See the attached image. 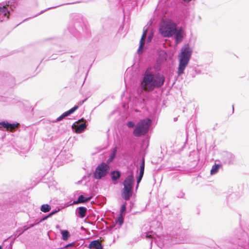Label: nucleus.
Returning a JSON list of instances; mask_svg holds the SVG:
<instances>
[{"label": "nucleus", "instance_id": "1", "mask_svg": "<svg viewBox=\"0 0 249 249\" xmlns=\"http://www.w3.org/2000/svg\"><path fill=\"white\" fill-rule=\"evenodd\" d=\"M152 68H147L143 75L141 82V86L143 89L152 91L155 89L161 88L164 84L165 78L164 76L159 72L154 74L152 71Z\"/></svg>", "mask_w": 249, "mask_h": 249}, {"label": "nucleus", "instance_id": "2", "mask_svg": "<svg viewBox=\"0 0 249 249\" xmlns=\"http://www.w3.org/2000/svg\"><path fill=\"white\" fill-rule=\"evenodd\" d=\"M193 53V50L189 44H185L181 49L178 55V65L177 71L178 76L184 73V71L189 64Z\"/></svg>", "mask_w": 249, "mask_h": 249}, {"label": "nucleus", "instance_id": "3", "mask_svg": "<svg viewBox=\"0 0 249 249\" xmlns=\"http://www.w3.org/2000/svg\"><path fill=\"white\" fill-rule=\"evenodd\" d=\"M232 243L237 249H249V227L235 232Z\"/></svg>", "mask_w": 249, "mask_h": 249}, {"label": "nucleus", "instance_id": "4", "mask_svg": "<svg viewBox=\"0 0 249 249\" xmlns=\"http://www.w3.org/2000/svg\"><path fill=\"white\" fill-rule=\"evenodd\" d=\"M152 121L150 119L145 118L141 120L136 124L133 133L134 136L139 137L145 135L149 131L151 125Z\"/></svg>", "mask_w": 249, "mask_h": 249}, {"label": "nucleus", "instance_id": "5", "mask_svg": "<svg viewBox=\"0 0 249 249\" xmlns=\"http://www.w3.org/2000/svg\"><path fill=\"white\" fill-rule=\"evenodd\" d=\"M134 183V176L133 173H131L126 177L124 181V187L122 196L125 200H129L132 195Z\"/></svg>", "mask_w": 249, "mask_h": 249}, {"label": "nucleus", "instance_id": "6", "mask_svg": "<svg viewBox=\"0 0 249 249\" xmlns=\"http://www.w3.org/2000/svg\"><path fill=\"white\" fill-rule=\"evenodd\" d=\"M176 24L172 21L163 22L160 27V32L165 37L172 36L175 31Z\"/></svg>", "mask_w": 249, "mask_h": 249}, {"label": "nucleus", "instance_id": "7", "mask_svg": "<svg viewBox=\"0 0 249 249\" xmlns=\"http://www.w3.org/2000/svg\"><path fill=\"white\" fill-rule=\"evenodd\" d=\"M110 167L107 163L102 162L95 169L93 173L94 177L96 179H100L106 176L109 173Z\"/></svg>", "mask_w": 249, "mask_h": 249}, {"label": "nucleus", "instance_id": "8", "mask_svg": "<svg viewBox=\"0 0 249 249\" xmlns=\"http://www.w3.org/2000/svg\"><path fill=\"white\" fill-rule=\"evenodd\" d=\"M221 161L223 164H233L235 161V156L231 153L223 151L220 153Z\"/></svg>", "mask_w": 249, "mask_h": 249}, {"label": "nucleus", "instance_id": "9", "mask_svg": "<svg viewBox=\"0 0 249 249\" xmlns=\"http://www.w3.org/2000/svg\"><path fill=\"white\" fill-rule=\"evenodd\" d=\"M190 234L185 230L181 231L179 234L177 235L176 238V242L178 243H188L191 241Z\"/></svg>", "mask_w": 249, "mask_h": 249}, {"label": "nucleus", "instance_id": "10", "mask_svg": "<svg viewBox=\"0 0 249 249\" xmlns=\"http://www.w3.org/2000/svg\"><path fill=\"white\" fill-rule=\"evenodd\" d=\"M10 10L6 6L0 7V22L6 21L10 15Z\"/></svg>", "mask_w": 249, "mask_h": 249}, {"label": "nucleus", "instance_id": "11", "mask_svg": "<svg viewBox=\"0 0 249 249\" xmlns=\"http://www.w3.org/2000/svg\"><path fill=\"white\" fill-rule=\"evenodd\" d=\"M68 30L69 32L73 34L74 36H76L77 32H80L81 30H83V26L82 23L79 22H74L73 26L69 25L68 27Z\"/></svg>", "mask_w": 249, "mask_h": 249}, {"label": "nucleus", "instance_id": "12", "mask_svg": "<svg viewBox=\"0 0 249 249\" xmlns=\"http://www.w3.org/2000/svg\"><path fill=\"white\" fill-rule=\"evenodd\" d=\"M175 36V42L176 44H178L182 41L183 38V31L182 28L178 29L176 28L174 33Z\"/></svg>", "mask_w": 249, "mask_h": 249}, {"label": "nucleus", "instance_id": "13", "mask_svg": "<svg viewBox=\"0 0 249 249\" xmlns=\"http://www.w3.org/2000/svg\"><path fill=\"white\" fill-rule=\"evenodd\" d=\"M147 32H148L147 28H145V27H144V29H143V34L142 35L141 39L140 41L139 48L137 50L138 53L139 54L141 53L142 52V48L144 44V42H145V40L146 37V35H147Z\"/></svg>", "mask_w": 249, "mask_h": 249}, {"label": "nucleus", "instance_id": "14", "mask_svg": "<svg viewBox=\"0 0 249 249\" xmlns=\"http://www.w3.org/2000/svg\"><path fill=\"white\" fill-rule=\"evenodd\" d=\"M18 124V123H10L7 121H2L0 122V128L3 127L8 130H12L15 128Z\"/></svg>", "mask_w": 249, "mask_h": 249}, {"label": "nucleus", "instance_id": "15", "mask_svg": "<svg viewBox=\"0 0 249 249\" xmlns=\"http://www.w3.org/2000/svg\"><path fill=\"white\" fill-rule=\"evenodd\" d=\"M75 213L78 217L83 218L87 214V208L83 206L78 207L76 210Z\"/></svg>", "mask_w": 249, "mask_h": 249}, {"label": "nucleus", "instance_id": "16", "mask_svg": "<svg viewBox=\"0 0 249 249\" xmlns=\"http://www.w3.org/2000/svg\"><path fill=\"white\" fill-rule=\"evenodd\" d=\"M91 198V196L85 197L83 195H81L78 196L77 200L74 201L72 204L85 203L89 201Z\"/></svg>", "mask_w": 249, "mask_h": 249}, {"label": "nucleus", "instance_id": "17", "mask_svg": "<svg viewBox=\"0 0 249 249\" xmlns=\"http://www.w3.org/2000/svg\"><path fill=\"white\" fill-rule=\"evenodd\" d=\"M89 249H104L102 244L98 240L92 241L89 245Z\"/></svg>", "mask_w": 249, "mask_h": 249}, {"label": "nucleus", "instance_id": "18", "mask_svg": "<svg viewBox=\"0 0 249 249\" xmlns=\"http://www.w3.org/2000/svg\"><path fill=\"white\" fill-rule=\"evenodd\" d=\"M201 73V71L197 69H194L193 68H190L188 70L187 75L188 76L194 78L195 76L198 74Z\"/></svg>", "mask_w": 249, "mask_h": 249}, {"label": "nucleus", "instance_id": "19", "mask_svg": "<svg viewBox=\"0 0 249 249\" xmlns=\"http://www.w3.org/2000/svg\"><path fill=\"white\" fill-rule=\"evenodd\" d=\"M87 126V125L85 123L77 124L75 127V132L78 134L81 133L85 130Z\"/></svg>", "mask_w": 249, "mask_h": 249}, {"label": "nucleus", "instance_id": "20", "mask_svg": "<svg viewBox=\"0 0 249 249\" xmlns=\"http://www.w3.org/2000/svg\"><path fill=\"white\" fill-rule=\"evenodd\" d=\"M110 175L111 179L114 181H117L121 176V173L118 170H114L111 171Z\"/></svg>", "mask_w": 249, "mask_h": 249}, {"label": "nucleus", "instance_id": "21", "mask_svg": "<svg viewBox=\"0 0 249 249\" xmlns=\"http://www.w3.org/2000/svg\"><path fill=\"white\" fill-rule=\"evenodd\" d=\"M6 5L7 6H6V7L8 8L10 10V11L11 10L13 11L14 9L17 6V3L15 0H11L8 1V2L6 3Z\"/></svg>", "mask_w": 249, "mask_h": 249}, {"label": "nucleus", "instance_id": "22", "mask_svg": "<svg viewBox=\"0 0 249 249\" xmlns=\"http://www.w3.org/2000/svg\"><path fill=\"white\" fill-rule=\"evenodd\" d=\"M60 232L62 235V238L64 241L68 240L70 236V232L68 230H61Z\"/></svg>", "mask_w": 249, "mask_h": 249}, {"label": "nucleus", "instance_id": "23", "mask_svg": "<svg viewBox=\"0 0 249 249\" xmlns=\"http://www.w3.org/2000/svg\"><path fill=\"white\" fill-rule=\"evenodd\" d=\"M40 209L43 213H48L51 210V206L48 204H43L40 206Z\"/></svg>", "mask_w": 249, "mask_h": 249}, {"label": "nucleus", "instance_id": "24", "mask_svg": "<svg viewBox=\"0 0 249 249\" xmlns=\"http://www.w3.org/2000/svg\"><path fill=\"white\" fill-rule=\"evenodd\" d=\"M221 167V165L219 164H214L212 168V169L211 170V175H214L216 174L218 170H219L220 168Z\"/></svg>", "mask_w": 249, "mask_h": 249}, {"label": "nucleus", "instance_id": "25", "mask_svg": "<svg viewBox=\"0 0 249 249\" xmlns=\"http://www.w3.org/2000/svg\"><path fill=\"white\" fill-rule=\"evenodd\" d=\"M116 153H117V147H115L114 148V150H113V151L112 152L111 154L109 156V157L107 160V164H108L109 163L111 162L114 159V158H115V156H116Z\"/></svg>", "mask_w": 249, "mask_h": 249}, {"label": "nucleus", "instance_id": "26", "mask_svg": "<svg viewBox=\"0 0 249 249\" xmlns=\"http://www.w3.org/2000/svg\"><path fill=\"white\" fill-rule=\"evenodd\" d=\"M144 167H145V160L144 158H142V159L141 163L140 166L139 170L140 172L139 174H144Z\"/></svg>", "mask_w": 249, "mask_h": 249}, {"label": "nucleus", "instance_id": "27", "mask_svg": "<svg viewBox=\"0 0 249 249\" xmlns=\"http://www.w3.org/2000/svg\"><path fill=\"white\" fill-rule=\"evenodd\" d=\"M126 209V202H124L121 207L120 214L124 215Z\"/></svg>", "mask_w": 249, "mask_h": 249}, {"label": "nucleus", "instance_id": "28", "mask_svg": "<svg viewBox=\"0 0 249 249\" xmlns=\"http://www.w3.org/2000/svg\"><path fill=\"white\" fill-rule=\"evenodd\" d=\"M124 215L120 214L119 216L116 219V223H119V226H121L124 223Z\"/></svg>", "mask_w": 249, "mask_h": 249}, {"label": "nucleus", "instance_id": "29", "mask_svg": "<svg viewBox=\"0 0 249 249\" xmlns=\"http://www.w3.org/2000/svg\"><path fill=\"white\" fill-rule=\"evenodd\" d=\"M79 107V106H74L73 107L71 108L70 110L66 111L67 115L68 116L70 115L72 113H73L75 111H76Z\"/></svg>", "mask_w": 249, "mask_h": 249}, {"label": "nucleus", "instance_id": "30", "mask_svg": "<svg viewBox=\"0 0 249 249\" xmlns=\"http://www.w3.org/2000/svg\"><path fill=\"white\" fill-rule=\"evenodd\" d=\"M67 116H68V115H67V113L66 112H65L62 115H61L59 117H58L56 119V120L54 121V122H59V121L62 120L63 119H64L65 117H66Z\"/></svg>", "mask_w": 249, "mask_h": 249}, {"label": "nucleus", "instance_id": "31", "mask_svg": "<svg viewBox=\"0 0 249 249\" xmlns=\"http://www.w3.org/2000/svg\"><path fill=\"white\" fill-rule=\"evenodd\" d=\"M143 175L139 174V176L137 177L136 178H137V184L136 187V189L138 188V187L139 186V184L140 183V182L141 181L142 178L143 177Z\"/></svg>", "mask_w": 249, "mask_h": 249}, {"label": "nucleus", "instance_id": "32", "mask_svg": "<svg viewBox=\"0 0 249 249\" xmlns=\"http://www.w3.org/2000/svg\"><path fill=\"white\" fill-rule=\"evenodd\" d=\"M8 81H9V84L10 86H13L15 85V78L11 75H9Z\"/></svg>", "mask_w": 249, "mask_h": 249}, {"label": "nucleus", "instance_id": "33", "mask_svg": "<svg viewBox=\"0 0 249 249\" xmlns=\"http://www.w3.org/2000/svg\"><path fill=\"white\" fill-rule=\"evenodd\" d=\"M145 237L146 238L151 239L153 238L154 235V233L152 231H149L148 232H145Z\"/></svg>", "mask_w": 249, "mask_h": 249}, {"label": "nucleus", "instance_id": "34", "mask_svg": "<svg viewBox=\"0 0 249 249\" xmlns=\"http://www.w3.org/2000/svg\"><path fill=\"white\" fill-rule=\"evenodd\" d=\"M166 59L165 58H159L157 59L156 62L158 63V64H159L160 65H162V64L166 61Z\"/></svg>", "mask_w": 249, "mask_h": 249}, {"label": "nucleus", "instance_id": "35", "mask_svg": "<svg viewBox=\"0 0 249 249\" xmlns=\"http://www.w3.org/2000/svg\"><path fill=\"white\" fill-rule=\"evenodd\" d=\"M153 37V32L151 31L149 35H148V36L147 39V43H149L151 41L152 38Z\"/></svg>", "mask_w": 249, "mask_h": 249}, {"label": "nucleus", "instance_id": "36", "mask_svg": "<svg viewBox=\"0 0 249 249\" xmlns=\"http://www.w3.org/2000/svg\"><path fill=\"white\" fill-rule=\"evenodd\" d=\"M154 69L156 71H160L161 69V65L159 64H158V63L156 62L154 65Z\"/></svg>", "mask_w": 249, "mask_h": 249}, {"label": "nucleus", "instance_id": "37", "mask_svg": "<svg viewBox=\"0 0 249 249\" xmlns=\"http://www.w3.org/2000/svg\"><path fill=\"white\" fill-rule=\"evenodd\" d=\"M127 126L128 128H133L135 126V124L133 121H128L127 123Z\"/></svg>", "mask_w": 249, "mask_h": 249}, {"label": "nucleus", "instance_id": "38", "mask_svg": "<svg viewBox=\"0 0 249 249\" xmlns=\"http://www.w3.org/2000/svg\"><path fill=\"white\" fill-rule=\"evenodd\" d=\"M184 196H185V194L182 191H179V192L178 193L177 195V196L178 198H183Z\"/></svg>", "mask_w": 249, "mask_h": 249}, {"label": "nucleus", "instance_id": "39", "mask_svg": "<svg viewBox=\"0 0 249 249\" xmlns=\"http://www.w3.org/2000/svg\"><path fill=\"white\" fill-rule=\"evenodd\" d=\"M28 229H29V228L27 226H24L23 227L19 228V230H21V233H23L25 231H26Z\"/></svg>", "mask_w": 249, "mask_h": 249}, {"label": "nucleus", "instance_id": "40", "mask_svg": "<svg viewBox=\"0 0 249 249\" xmlns=\"http://www.w3.org/2000/svg\"><path fill=\"white\" fill-rule=\"evenodd\" d=\"M64 152L63 151H61L60 154L58 155L57 159H60L64 157Z\"/></svg>", "mask_w": 249, "mask_h": 249}, {"label": "nucleus", "instance_id": "41", "mask_svg": "<svg viewBox=\"0 0 249 249\" xmlns=\"http://www.w3.org/2000/svg\"><path fill=\"white\" fill-rule=\"evenodd\" d=\"M71 156V154H70V153H68L67 154V156L68 157V159H67L66 158H65L64 159V160H65V162H68V160L70 158Z\"/></svg>", "mask_w": 249, "mask_h": 249}, {"label": "nucleus", "instance_id": "42", "mask_svg": "<svg viewBox=\"0 0 249 249\" xmlns=\"http://www.w3.org/2000/svg\"><path fill=\"white\" fill-rule=\"evenodd\" d=\"M60 211V209L58 208L57 210H53V211H52L51 213L53 214V215H54L55 214H56L57 213H58L59 211Z\"/></svg>", "mask_w": 249, "mask_h": 249}, {"label": "nucleus", "instance_id": "43", "mask_svg": "<svg viewBox=\"0 0 249 249\" xmlns=\"http://www.w3.org/2000/svg\"><path fill=\"white\" fill-rule=\"evenodd\" d=\"M47 219H48L47 216L45 215V216H43L42 218H41L40 219H39V222H42L46 220Z\"/></svg>", "mask_w": 249, "mask_h": 249}, {"label": "nucleus", "instance_id": "44", "mask_svg": "<svg viewBox=\"0 0 249 249\" xmlns=\"http://www.w3.org/2000/svg\"><path fill=\"white\" fill-rule=\"evenodd\" d=\"M86 100L87 99L86 98L83 100L80 101V102H79L78 105L77 106H79V107L80 106H81L86 101Z\"/></svg>", "mask_w": 249, "mask_h": 249}, {"label": "nucleus", "instance_id": "45", "mask_svg": "<svg viewBox=\"0 0 249 249\" xmlns=\"http://www.w3.org/2000/svg\"><path fill=\"white\" fill-rule=\"evenodd\" d=\"M17 234H18V236H19L20 235H21L23 233H21V230H19V228H18V230L17 231Z\"/></svg>", "mask_w": 249, "mask_h": 249}, {"label": "nucleus", "instance_id": "46", "mask_svg": "<svg viewBox=\"0 0 249 249\" xmlns=\"http://www.w3.org/2000/svg\"><path fill=\"white\" fill-rule=\"evenodd\" d=\"M41 222H39V220H38V219H36L35 220V223L34 224H35V225H38L40 223H41Z\"/></svg>", "mask_w": 249, "mask_h": 249}, {"label": "nucleus", "instance_id": "47", "mask_svg": "<svg viewBox=\"0 0 249 249\" xmlns=\"http://www.w3.org/2000/svg\"><path fill=\"white\" fill-rule=\"evenodd\" d=\"M53 215L51 213H50L48 215H47V218H49L52 217Z\"/></svg>", "mask_w": 249, "mask_h": 249}, {"label": "nucleus", "instance_id": "48", "mask_svg": "<svg viewBox=\"0 0 249 249\" xmlns=\"http://www.w3.org/2000/svg\"><path fill=\"white\" fill-rule=\"evenodd\" d=\"M35 226V224H30V226H28V227H29V228L30 229V228H32V227H34Z\"/></svg>", "mask_w": 249, "mask_h": 249}, {"label": "nucleus", "instance_id": "49", "mask_svg": "<svg viewBox=\"0 0 249 249\" xmlns=\"http://www.w3.org/2000/svg\"><path fill=\"white\" fill-rule=\"evenodd\" d=\"M185 1H187V2H190L191 1V0H184Z\"/></svg>", "mask_w": 249, "mask_h": 249}, {"label": "nucleus", "instance_id": "50", "mask_svg": "<svg viewBox=\"0 0 249 249\" xmlns=\"http://www.w3.org/2000/svg\"><path fill=\"white\" fill-rule=\"evenodd\" d=\"M177 120V118H175L174 119V121L175 122V121H176Z\"/></svg>", "mask_w": 249, "mask_h": 249}, {"label": "nucleus", "instance_id": "51", "mask_svg": "<svg viewBox=\"0 0 249 249\" xmlns=\"http://www.w3.org/2000/svg\"><path fill=\"white\" fill-rule=\"evenodd\" d=\"M56 7H57V6H55V7H50V8H48L47 10H48V9H52V8H53Z\"/></svg>", "mask_w": 249, "mask_h": 249}, {"label": "nucleus", "instance_id": "52", "mask_svg": "<svg viewBox=\"0 0 249 249\" xmlns=\"http://www.w3.org/2000/svg\"><path fill=\"white\" fill-rule=\"evenodd\" d=\"M47 10H45V11H46ZM44 12V11H42L40 12V14L43 13Z\"/></svg>", "mask_w": 249, "mask_h": 249}, {"label": "nucleus", "instance_id": "53", "mask_svg": "<svg viewBox=\"0 0 249 249\" xmlns=\"http://www.w3.org/2000/svg\"><path fill=\"white\" fill-rule=\"evenodd\" d=\"M233 111H234V107L232 106Z\"/></svg>", "mask_w": 249, "mask_h": 249}, {"label": "nucleus", "instance_id": "54", "mask_svg": "<svg viewBox=\"0 0 249 249\" xmlns=\"http://www.w3.org/2000/svg\"><path fill=\"white\" fill-rule=\"evenodd\" d=\"M0 249H2V247L0 246Z\"/></svg>", "mask_w": 249, "mask_h": 249}, {"label": "nucleus", "instance_id": "55", "mask_svg": "<svg viewBox=\"0 0 249 249\" xmlns=\"http://www.w3.org/2000/svg\"><path fill=\"white\" fill-rule=\"evenodd\" d=\"M27 19H27H25L23 20V21H24L26 20Z\"/></svg>", "mask_w": 249, "mask_h": 249}]
</instances>
